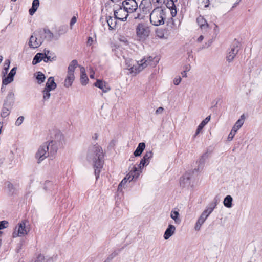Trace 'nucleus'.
<instances>
[{
    "instance_id": "36",
    "label": "nucleus",
    "mask_w": 262,
    "mask_h": 262,
    "mask_svg": "<svg viewBox=\"0 0 262 262\" xmlns=\"http://www.w3.org/2000/svg\"><path fill=\"white\" fill-rule=\"evenodd\" d=\"M10 64V61L9 59H6L5 61L4 68L2 71V74L3 76H5L8 72V70L9 69Z\"/></svg>"
},
{
    "instance_id": "19",
    "label": "nucleus",
    "mask_w": 262,
    "mask_h": 262,
    "mask_svg": "<svg viewBox=\"0 0 262 262\" xmlns=\"http://www.w3.org/2000/svg\"><path fill=\"white\" fill-rule=\"evenodd\" d=\"M211 118L210 116H208L205 119H204L199 125L198 126L197 129L195 132V133L194 135V137H196L202 130L203 127L207 124V123L210 121Z\"/></svg>"
},
{
    "instance_id": "59",
    "label": "nucleus",
    "mask_w": 262,
    "mask_h": 262,
    "mask_svg": "<svg viewBox=\"0 0 262 262\" xmlns=\"http://www.w3.org/2000/svg\"><path fill=\"white\" fill-rule=\"evenodd\" d=\"M203 2L205 3V7H207L209 4V0H204Z\"/></svg>"
},
{
    "instance_id": "46",
    "label": "nucleus",
    "mask_w": 262,
    "mask_h": 262,
    "mask_svg": "<svg viewBox=\"0 0 262 262\" xmlns=\"http://www.w3.org/2000/svg\"><path fill=\"white\" fill-rule=\"evenodd\" d=\"M236 133V132L232 129L228 135V140L229 141H231L233 139Z\"/></svg>"
},
{
    "instance_id": "18",
    "label": "nucleus",
    "mask_w": 262,
    "mask_h": 262,
    "mask_svg": "<svg viewBox=\"0 0 262 262\" xmlns=\"http://www.w3.org/2000/svg\"><path fill=\"white\" fill-rule=\"evenodd\" d=\"M152 155L153 154L152 151H146L143 158L141 160V164L143 165H148L149 163L150 159H151L152 157Z\"/></svg>"
},
{
    "instance_id": "44",
    "label": "nucleus",
    "mask_w": 262,
    "mask_h": 262,
    "mask_svg": "<svg viewBox=\"0 0 262 262\" xmlns=\"http://www.w3.org/2000/svg\"><path fill=\"white\" fill-rule=\"evenodd\" d=\"M118 254V251H115L111 253L104 262H110Z\"/></svg>"
},
{
    "instance_id": "20",
    "label": "nucleus",
    "mask_w": 262,
    "mask_h": 262,
    "mask_svg": "<svg viewBox=\"0 0 262 262\" xmlns=\"http://www.w3.org/2000/svg\"><path fill=\"white\" fill-rule=\"evenodd\" d=\"M245 121L244 115H242L240 118L235 122L232 129L235 132H237L238 130L243 126Z\"/></svg>"
},
{
    "instance_id": "43",
    "label": "nucleus",
    "mask_w": 262,
    "mask_h": 262,
    "mask_svg": "<svg viewBox=\"0 0 262 262\" xmlns=\"http://www.w3.org/2000/svg\"><path fill=\"white\" fill-rule=\"evenodd\" d=\"M138 173H139L137 174H134V175H131L128 173L124 178L126 179L127 181H128L129 182H131L134 179H137L138 178Z\"/></svg>"
},
{
    "instance_id": "47",
    "label": "nucleus",
    "mask_w": 262,
    "mask_h": 262,
    "mask_svg": "<svg viewBox=\"0 0 262 262\" xmlns=\"http://www.w3.org/2000/svg\"><path fill=\"white\" fill-rule=\"evenodd\" d=\"M127 181L126 180V179L124 178L122 181L121 182H120V183L119 184V186H118V190H120L121 189V188L123 187H124L126 183H127Z\"/></svg>"
},
{
    "instance_id": "2",
    "label": "nucleus",
    "mask_w": 262,
    "mask_h": 262,
    "mask_svg": "<svg viewBox=\"0 0 262 262\" xmlns=\"http://www.w3.org/2000/svg\"><path fill=\"white\" fill-rule=\"evenodd\" d=\"M102 157L103 151L99 145H95L89 148L86 158L89 162L93 163L96 179L99 177L100 170L103 166Z\"/></svg>"
},
{
    "instance_id": "3",
    "label": "nucleus",
    "mask_w": 262,
    "mask_h": 262,
    "mask_svg": "<svg viewBox=\"0 0 262 262\" xmlns=\"http://www.w3.org/2000/svg\"><path fill=\"white\" fill-rule=\"evenodd\" d=\"M152 60L151 57L144 58L139 61L127 58L125 60V63L126 68L130 73L136 75L150 64Z\"/></svg>"
},
{
    "instance_id": "22",
    "label": "nucleus",
    "mask_w": 262,
    "mask_h": 262,
    "mask_svg": "<svg viewBox=\"0 0 262 262\" xmlns=\"http://www.w3.org/2000/svg\"><path fill=\"white\" fill-rule=\"evenodd\" d=\"M151 6V2L150 0H142L139 6V8L142 9L143 11H146L150 9Z\"/></svg>"
},
{
    "instance_id": "10",
    "label": "nucleus",
    "mask_w": 262,
    "mask_h": 262,
    "mask_svg": "<svg viewBox=\"0 0 262 262\" xmlns=\"http://www.w3.org/2000/svg\"><path fill=\"white\" fill-rule=\"evenodd\" d=\"M42 42V40L37 38L36 33H34L30 38L29 46L31 48H37L41 45Z\"/></svg>"
},
{
    "instance_id": "23",
    "label": "nucleus",
    "mask_w": 262,
    "mask_h": 262,
    "mask_svg": "<svg viewBox=\"0 0 262 262\" xmlns=\"http://www.w3.org/2000/svg\"><path fill=\"white\" fill-rule=\"evenodd\" d=\"M145 148V144L143 142L140 143L135 151L134 152V155L135 157L140 156Z\"/></svg>"
},
{
    "instance_id": "13",
    "label": "nucleus",
    "mask_w": 262,
    "mask_h": 262,
    "mask_svg": "<svg viewBox=\"0 0 262 262\" xmlns=\"http://www.w3.org/2000/svg\"><path fill=\"white\" fill-rule=\"evenodd\" d=\"M196 22L201 30L204 31L207 30L208 28V24L206 19L203 16H199L196 19Z\"/></svg>"
},
{
    "instance_id": "49",
    "label": "nucleus",
    "mask_w": 262,
    "mask_h": 262,
    "mask_svg": "<svg viewBox=\"0 0 262 262\" xmlns=\"http://www.w3.org/2000/svg\"><path fill=\"white\" fill-rule=\"evenodd\" d=\"M93 42H94L93 38L91 37H89L88 38V40L86 41V45L88 46H91L92 45Z\"/></svg>"
},
{
    "instance_id": "41",
    "label": "nucleus",
    "mask_w": 262,
    "mask_h": 262,
    "mask_svg": "<svg viewBox=\"0 0 262 262\" xmlns=\"http://www.w3.org/2000/svg\"><path fill=\"white\" fill-rule=\"evenodd\" d=\"M56 59V56H46L43 53V57H42V60L46 62H48V61H55Z\"/></svg>"
},
{
    "instance_id": "35",
    "label": "nucleus",
    "mask_w": 262,
    "mask_h": 262,
    "mask_svg": "<svg viewBox=\"0 0 262 262\" xmlns=\"http://www.w3.org/2000/svg\"><path fill=\"white\" fill-rule=\"evenodd\" d=\"M11 107V106H5L2 109L1 112V116L3 118H5L8 116L9 114V108Z\"/></svg>"
},
{
    "instance_id": "16",
    "label": "nucleus",
    "mask_w": 262,
    "mask_h": 262,
    "mask_svg": "<svg viewBox=\"0 0 262 262\" xmlns=\"http://www.w3.org/2000/svg\"><path fill=\"white\" fill-rule=\"evenodd\" d=\"M14 102V93L12 92H9L6 98L4 105L12 106Z\"/></svg>"
},
{
    "instance_id": "39",
    "label": "nucleus",
    "mask_w": 262,
    "mask_h": 262,
    "mask_svg": "<svg viewBox=\"0 0 262 262\" xmlns=\"http://www.w3.org/2000/svg\"><path fill=\"white\" fill-rule=\"evenodd\" d=\"M45 37L48 40H52L53 38V34L49 30L45 29L43 30Z\"/></svg>"
},
{
    "instance_id": "11",
    "label": "nucleus",
    "mask_w": 262,
    "mask_h": 262,
    "mask_svg": "<svg viewBox=\"0 0 262 262\" xmlns=\"http://www.w3.org/2000/svg\"><path fill=\"white\" fill-rule=\"evenodd\" d=\"M180 185L183 187H188L190 185V174L185 173L180 180Z\"/></svg>"
},
{
    "instance_id": "6",
    "label": "nucleus",
    "mask_w": 262,
    "mask_h": 262,
    "mask_svg": "<svg viewBox=\"0 0 262 262\" xmlns=\"http://www.w3.org/2000/svg\"><path fill=\"white\" fill-rule=\"evenodd\" d=\"M28 231L26 229V222L22 221L18 223V225L15 227L14 231L13 233V237L23 236L28 234Z\"/></svg>"
},
{
    "instance_id": "30",
    "label": "nucleus",
    "mask_w": 262,
    "mask_h": 262,
    "mask_svg": "<svg viewBox=\"0 0 262 262\" xmlns=\"http://www.w3.org/2000/svg\"><path fill=\"white\" fill-rule=\"evenodd\" d=\"M39 6V0H33L32 2V8L29 9V14L31 15H32L34 14V13L36 11L38 8Z\"/></svg>"
},
{
    "instance_id": "61",
    "label": "nucleus",
    "mask_w": 262,
    "mask_h": 262,
    "mask_svg": "<svg viewBox=\"0 0 262 262\" xmlns=\"http://www.w3.org/2000/svg\"><path fill=\"white\" fill-rule=\"evenodd\" d=\"M182 76L184 77H187V72H186V71H184L183 72H182Z\"/></svg>"
},
{
    "instance_id": "55",
    "label": "nucleus",
    "mask_w": 262,
    "mask_h": 262,
    "mask_svg": "<svg viewBox=\"0 0 262 262\" xmlns=\"http://www.w3.org/2000/svg\"><path fill=\"white\" fill-rule=\"evenodd\" d=\"M120 41L124 42L125 44L128 45V41L126 38L122 37L120 39Z\"/></svg>"
},
{
    "instance_id": "17",
    "label": "nucleus",
    "mask_w": 262,
    "mask_h": 262,
    "mask_svg": "<svg viewBox=\"0 0 262 262\" xmlns=\"http://www.w3.org/2000/svg\"><path fill=\"white\" fill-rule=\"evenodd\" d=\"M75 79L74 74H68L67 75L66 78L64 80L63 85L66 88H69L72 85Z\"/></svg>"
},
{
    "instance_id": "37",
    "label": "nucleus",
    "mask_w": 262,
    "mask_h": 262,
    "mask_svg": "<svg viewBox=\"0 0 262 262\" xmlns=\"http://www.w3.org/2000/svg\"><path fill=\"white\" fill-rule=\"evenodd\" d=\"M205 221L204 220L199 217L194 227L195 230L196 231H199L201 229V226L203 224Z\"/></svg>"
},
{
    "instance_id": "7",
    "label": "nucleus",
    "mask_w": 262,
    "mask_h": 262,
    "mask_svg": "<svg viewBox=\"0 0 262 262\" xmlns=\"http://www.w3.org/2000/svg\"><path fill=\"white\" fill-rule=\"evenodd\" d=\"M122 7L128 13H133L138 8V4L135 0H125L122 2Z\"/></svg>"
},
{
    "instance_id": "4",
    "label": "nucleus",
    "mask_w": 262,
    "mask_h": 262,
    "mask_svg": "<svg viewBox=\"0 0 262 262\" xmlns=\"http://www.w3.org/2000/svg\"><path fill=\"white\" fill-rule=\"evenodd\" d=\"M165 9L162 7H156L150 13V23L155 26L163 25L166 19Z\"/></svg>"
},
{
    "instance_id": "42",
    "label": "nucleus",
    "mask_w": 262,
    "mask_h": 262,
    "mask_svg": "<svg viewBox=\"0 0 262 262\" xmlns=\"http://www.w3.org/2000/svg\"><path fill=\"white\" fill-rule=\"evenodd\" d=\"M138 173H139V177L141 173V171L140 170H138L137 167L135 165H134L133 167L131 168L129 172V173L131 175H134V174H137Z\"/></svg>"
},
{
    "instance_id": "9",
    "label": "nucleus",
    "mask_w": 262,
    "mask_h": 262,
    "mask_svg": "<svg viewBox=\"0 0 262 262\" xmlns=\"http://www.w3.org/2000/svg\"><path fill=\"white\" fill-rule=\"evenodd\" d=\"M128 12L122 7H120L118 9L114 11V15L115 18L122 21H125L128 16Z\"/></svg>"
},
{
    "instance_id": "56",
    "label": "nucleus",
    "mask_w": 262,
    "mask_h": 262,
    "mask_svg": "<svg viewBox=\"0 0 262 262\" xmlns=\"http://www.w3.org/2000/svg\"><path fill=\"white\" fill-rule=\"evenodd\" d=\"M145 165H143L142 164H141V161H140L139 164L138 165V167H137V169L138 170H140L141 171V173L142 172V169L143 168L144 166H145Z\"/></svg>"
},
{
    "instance_id": "62",
    "label": "nucleus",
    "mask_w": 262,
    "mask_h": 262,
    "mask_svg": "<svg viewBox=\"0 0 262 262\" xmlns=\"http://www.w3.org/2000/svg\"><path fill=\"white\" fill-rule=\"evenodd\" d=\"M90 77L91 78L94 79V73L93 71L91 72L90 74Z\"/></svg>"
},
{
    "instance_id": "52",
    "label": "nucleus",
    "mask_w": 262,
    "mask_h": 262,
    "mask_svg": "<svg viewBox=\"0 0 262 262\" xmlns=\"http://www.w3.org/2000/svg\"><path fill=\"white\" fill-rule=\"evenodd\" d=\"M77 21V18L75 16H73L70 21V27L71 28H72V26L73 25H74Z\"/></svg>"
},
{
    "instance_id": "40",
    "label": "nucleus",
    "mask_w": 262,
    "mask_h": 262,
    "mask_svg": "<svg viewBox=\"0 0 262 262\" xmlns=\"http://www.w3.org/2000/svg\"><path fill=\"white\" fill-rule=\"evenodd\" d=\"M151 2L156 7H161L164 4L165 0H151Z\"/></svg>"
},
{
    "instance_id": "1",
    "label": "nucleus",
    "mask_w": 262,
    "mask_h": 262,
    "mask_svg": "<svg viewBox=\"0 0 262 262\" xmlns=\"http://www.w3.org/2000/svg\"><path fill=\"white\" fill-rule=\"evenodd\" d=\"M65 142L64 136L60 133L55 135L54 139L50 142H46L42 144L35 154L37 163H40L50 155L54 156L59 148L63 146Z\"/></svg>"
},
{
    "instance_id": "15",
    "label": "nucleus",
    "mask_w": 262,
    "mask_h": 262,
    "mask_svg": "<svg viewBox=\"0 0 262 262\" xmlns=\"http://www.w3.org/2000/svg\"><path fill=\"white\" fill-rule=\"evenodd\" d=\"M57 87V84L54 81V79L53 77H50L46 83L45 89L53 91Z\"/></svg>"
},
{
    "instance_id": "50",
    "label": "nucleus",
    "mask_w": 262,
    "mask_h": 262,
    "mask_svg": "<svg viewBox=\"0 0 262 262\" xmlns=\"http://www.w3.org/2000/svg\"><path fill=\"white\" fill-rule=\"evenodd\" d=\"M17 68L16 67L13 68L10 71V72L8 74L14 78V75L16 74Z\"/></svg>"
},
{
    "instance_id": "8",
    "label": "nucleus",
    "mask_w": 262,
    "mask_h": 262,
    "mask_svg": "<svg viewBox=\"0 0 262 262\" xmlns=\"http://www.w3.org/2000/svg\"><path fill=\"white\" fill-rule=\"evenodd\" d=\"M239 50V49L237 43L234 44L231 46L226 57L228 62H231L233 61L235 57L238 53Z\"/></svg>"
},
{
    "instance_id": "51",
    "label": "nucleus",
    "mask_w": 262,
    "mask_h": 262,
    "mask_svg": "<svg viewBox=\"0 0 262 262\" xmlns=\"http://www.w3.org/2000/svg\"><path fill=\"white\" fill-rule=\"evenodd\" d=\"M181 81V78L179 76L178 77H176L173 80V83L177 85H178Z\"/></svg>"
},
{
    "instance_id": "31",
    "label": "nucleus",
    "mask_w": 262,
    "mask_h": 262,
    "mask_svg": "<svg viewBox=\"0 0 262 262\" xmlns=\"http://www.w3.org/2000/svg\"><path fill=\"white\" fill-rule=\"evenodd\" d=\"M50 91L51 90H49L46 89H44V90L42 91V101L43 102L48 101L51 97V93Z\"/></svg>"
},
{
    "instance_id": "5",
    "label": "nucleus",
    "mask_w": 262,
    "mask_h": 262,
    "mask_svg": "<svg viewBox=\"0 0 262 262\" xmlns=\"http://www.w3.org/2000/svg\"><path fill=\"white\" fill-rule=\"evenodd\" d=\"M136 36L138 40L140 41H145L150 34V27L144 23H139L135 28Z\"/></svg>"
},
{
    "instance_id": "60",
    "label": "nucleus",
    "mask_w": 262,
    "mask_h": 262,
    "mask_svg": "<svg viewBox=\"0 0 262 262\" xmlns=\"http://www.w3.org/2000/svg\"><path fill=\"white\" fill-rule=\"evenodd\" d=\"M203 38L204 36L203 35L200 36L198 38V41L201 42V41L203 40Z\"/></svg>"
},
{
    "instance_id": "29",
    "label": "nucleus",
    "mask_w": 262,
    "mask_h": 262,
    "mask_svg": "<svg viewBox=\"0 0 262 262\" xmlns=\"http://www.w3.org/2000/svg\"><path fill=\"white\" fill-rule=\"evenodd\" d=\"M170 217L174 221L176 224H179L181 223L180 214L178 211L172 210L170 212Z\"/></svg>"
},
{
    "instance_id": "12",
    "label": "nucleus",
    "mask_w": 262,
    "mask_h": 262,
    "mask_svg": "<svg viewBox=\"0 0 262 262\" xmlns=\"http://www.w3.org/2000/svg\"><path fill=\"white\" fill-rule=\"evenodd\" d=\"M94 85L102 90V91L104 93L107 92L110 90V88L108 86L106 82L101 80H97L96 82L94 84Z\"/></svg>"
},
{
    "instance_id": "48",
    "label": "nucleus",
    "mask_w": 262,
    "mask_h": 262,
    "mask_svg": "<svg viewBox=\"0 0 262 262\" xmlns=\"http://www.w3.org/2000/svg\"><path fill=\"white\" fill-rule=\"evenodd\" d=\"M8 224L6 221H3L0 222V230L3 229L6 227V225Z\"/></svg>"
},
{
    "instance_id": "32",
    "label": "nucleus",
    "mask_w": 262,
    "mask_h": 262,
    "mask_svg": "<svg viewBox=\"0 0 262 262\" xmlns=\"http://www.w3.org/2000/svg\"><path fill=\"white\" fill-rule=\"evenodd\" d=\"M14 78L9 74L7 77L3 76L2 84L3 85H8V84L12 82Z\"/></svg>"
},
{
    "instance_id": "28",
    "label": "nucleus",
    "mask_w": 262,
    "mask_h": 262,
    "mask_svg": "<svg viewBox=\"0 0 262 262\" xmlns=\"http://www.w3.org/2000/svg\"><path fill=\"white\" fill-rule=\"evenodd\" d=\"M232 197L230 195H228L224 198L223 204L226 207L230 208L232 207Z\"/></svg>"
},
{
    "instance_id": "63",
    "label": "nucleus",
    "mask_w": 262,
    "mask_h": 262,
    "mask_svg": "<svg viewBox=\"0 0 262 262\" xmlns=\"http://www.w3.org/2000/svg\"><path fill=\"white\" fill-rule=\"evenodd\" d=\"M190 66H188L185 67V70L184 71H186L187 72V71H189L190 70Z\"/></svg>"
},
{
    "instance_id": "27",
    "label": "nucleus",
    "mask_w": 262,
    "mask_h": 262,
    "mask_svg": "<svg viewBox=\"0 0 262 262\" xmlns=\"http://www.w3.org/2000/svg\"><path fill=\"white\" fill-rule=\"evenodd\" d=\"M115 17L113 18L112 17L109 16L106 17L105 21L107 23V26L109 27L110 30L113 29L116 25V21Z\"/></svg>"
},
{
    "instance_id": "21",
    "label": "nucleus",
    "mask_w": 262,
    "mask_h": 262,
    "mask_svg": "<svg viewBox=\"0 0 262 262\" xmlns=\"http://www.w3.org/2000/svg\"><path fill=\"white\" fill-rule=\"evenodd\" d=\"M217 201L214 199V202L211 203L206 207L205 210L203 211L206 214V216H209L211 213L217 205Z\"/></svg>"
},
{
    "instance_id": "34",
    "label": "nucleus",
    "mask_w": 262,
    "mask_h": 262,
    "mask_svg": "<svg viewBox=\"0 0 262 262\" xmlns=\"http://www.w3.org/2000/svg\"><path fill=\"white\" fill-rule=\"evenodd\" d=\"M7 187L9 191V194L13 195L16 192V189L13 186L12 184L10 182H8L7 184Z\"/></svg>"
},
{
    "instance_id": "14",
    "label": "nucleus",
    "mask_w": 262,
    "mask_h": 262,
    "mask_svg": "<svg viewBox=\"0 0 262 262\" xmlns=\"http://www.w3.org/2000/svg\"><path fill=\"white\" fill-rule=\"evenodd\" d=\"M176 227L172 225H169L164 234L165 239H169L175 232Z\"/></svg>"
},
{
    "instance_id": "33",
    "label": "nucleus",
    "mask_w": 262,
    "mask_h": 262,
    "mask_svg": "<svg viewBox=\"0 0 262 262\" xmlns=\"http://www.w3.org/2000/svg\"><path fill=\"white\" fill-rule=\"evenodd\" d=\"M43 53H38L34 57L32 64L35 65L42 60Z\"/></svg>"
},
{
    "instance_id": "26",
    "label": "nucleus",
    "mask_w": 262,
    "mask_h": 262,
    "mask_svg": "<svg viewBox=\"0 0 262 262\" xmlns=\"http://www.w3.org/2000/svg\"><path fill=\"white\" fill-rule=\"evenodd\" d=\"M78 66V62L76 60H72L70 63L69 64V66L68 68V74H74V71L75 69L77 68Z\"/></svg>"
},
{
    "instance_id": "25",
    "label": "nucleus",
    "mask_w": 262,
    "mask_h": 262,
    "mask_svg": "<svg viewBox=\"0 0 262 262\" xmlns=\"http://www.w3.org/2000/svg\"><path fill=\"white\" fill-rule=\"evenodd\" d=\"M208 158V154L205 152L201 157L198 161V167L199 170L202 169L204 165L205 160Z\"/></svg>"
},
{
    "instance_id": "54",
    "label": "nucleus",
    "mask_w": 262,
    "mask_h": 262,
    "mask_svg": "<svg viewBox=\"0 0 262 262\" xmlns=\"http://www.w3.org/2000/svg\"><path fill=\"white\" fill-rule=\"evenodd\" d=\"M164 108L162 107H159L156 111V114H162L163 112Z\"/></svg>"
},
{
    "instance_id": "24",
    "label": "nucleus",
    "mask_w": 262,
    "mask_h": 262,
    "mask_svg": "<svg viewBox=\"0 0 262 262\" xmlns=\"http://www.w3.org/2000/svg\"><path fill=\"white\" fill-rule=\"evenodd\" d=\"M81 76H80V82L82 85H85L86 84L89 79L85 73V69L83 67L80 68Z\"/></svg>"
},
{
    "instance_id": "45",
    "label": "nucleus",
    "mask_w": 262,
    "mask_h": 262,
    "mask_svg": "<svg viewBox=\"0 0 262 262\" xmlns=\"http://www.w3.org/2000/svg\"><path fill=\"white\" fill-rule=\"evenodd\" d=\"M24 120V117L23 116L19 117L15 122V125L16 126H20Z\"/></svg>"
},
{
    "instance_id": "53",
    "label": "nucleus",
    "mask_w": 262,
    "mask_h": 262,
    "mask_svg": "<svg viewBox=\"0 0 262 262\" xmlns=\"http://www.w3.org/2000/svg\"><path fill=\"white\" fill-rule=\"evenodd\" d=\"M46 56H55L54 55V54H52V53L50 52V51L49 50H45L44 51V53H43Z\"/></svg>"
},
{
    "instance_id": "64",
    "label": "nucleus",
    "mask_w": 262,
    "mask_h": 262,
    "mask_svg": "<svg viewBox=\"0 0 262 262\" xmlns=\"http://www.w3.org/2000/svg\"><path fill=\"white\" fill-rule=\"evenodd\" d=\"M139 17V15L138 14L137 16H135V18H138Z\"/></svg>"
},
{
    "instance_id": "38",
    "label": "nucleus",
    "mask_w": 262,
    "mask_h": 262,
    "mask_svg": "<svg viewBox=\"0 0 262 262\" xmlns=\"http://www.w3.org/2000/svg\"><path fill=\"white\" fill-rule=\"evenodd\" d=\"M36 79L38 80V83L39 84H40L45 81L46 77L45 75L42 72H38L37 73Z\"/></svg>"
},
{
    "instance_id": "57",
    "label": "nucleus",
    "mask_w": 262,
    "mask_h": 262,
    "mask_svg": "<svg viewBox=\"0 0 262 262\" xmlns=\"http://www.w3.org/2000/svg\"><path fill=\"white\" fill-rule=\"evenodd\" d=\"M200 217L206 221L208 216H206V214L204 212H203Z\"/></svg>"
},
{
    "instance_id": "58",
    "label": "nucleus",
    "mask_w": 262,
    "mask_h": 262,
    "mask_svg": "<svg viewBox=\"0 0 262 262\" xmlns=\"http://www.w3.org/2000/svg\"><path fill=\"white\" fill-rule=\"evenodd\" d=\"M43 259V256L40 255L37 258V260L35 261V262H41V260H42Z\"/></svg>"
}]
</instances>
